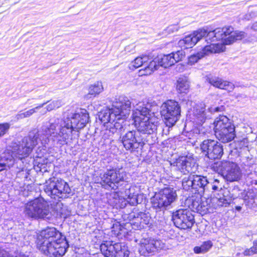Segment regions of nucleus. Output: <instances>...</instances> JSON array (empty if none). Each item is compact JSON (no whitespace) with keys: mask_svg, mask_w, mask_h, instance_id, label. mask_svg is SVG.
<instances>
[{"mask_svg":"<svg viewBox=\"0 0 257 257\" xmlns=\"http://www.w3.org/2000/svg\"><path fill=\"white\" fill-rule=\"evenodd\" d=\"M89 114L85 109H79L74 112H68L64 118L51 119L48 124L43 125L40 130L36 128V138L43 145L49 142V138L57 144L64 145L72 134L73 132H79L88 122Z\"/></svg>","mask_w":257,"mask_h":257,"instance_id":"nucleus-1","label":"nucleus"},{"mask_svg":"<svg viewBox=\"0 0 257 257\" xmlns=\"http://www.w3.org/2000/svg\"><path fill=\"white\" fill-rule=\"evenodd\" d=\"M131 102L127 97L119 96L114 102L110 108L99 112L98 117L100 121L106 124V128L102 131V139L112 140L113 135L119 134L123 127L124 120L130 113Z\"/></svg>","mask_w":257,"mask_h":257,"instance_id":"nucleus-2","label":"nucleus"},{"mask_svg":"<svg viewBox=\"0 0 257 257\" xmlns=\"http://www.w3.org/2000/svg\"><path fill=\"white\" fill-rule=\"evenodd\" d=\"M37 131H31L28 135L21 142H12L2 154L0 160V172L10 169L14 167L15 157L22 158L28 156L35 147L38 145L36 138Z\"/></svg>","mask_w":257,"mask_h":257,"instance_id":"nucleus-3","label":"nucleus"},{"mask_svg":"<svg viewBox=\"0 0 257 257\" xmlns=\"http://www.w3.org/2000/svg\"><path fill=\"white\" fill-rule=\"evenodd\" d=\"M37 247L44 254L50 256H62L65 253L68 245L61 233L55 228L43 230L38 236Z\"/></svg>","mask_w":257,"mask_h":257,"instance_id":"nucleus-4","label":"nucleus"},{"mask_svg":"<svg viewBox=\"0 0 257 257\" xmlns=\"http://www.w3.org/2000/svg\"><path fill=\"white\" fill-rule=\"evenodd\" d=\"M133 117L139 133L151 135L157 130L158 118L144 104L138 105L133 111Z\"/></svg>","mask_w":257,"mask_h":257,"instance_id":"nucleus-5","label":"nucleus"},{"mask_svg":"<svg viewBox=\"0 0 257 257\" xmlns=\"http://www.w3.org/2000/svg\"><path fill=\"white\" fill-rule=\"evenodd\" d=\"M246 37V34L242 31H233L231 27H225L222 28H217L213 31H209L206 35V41L209 40L211 42L221 41L222 44L230 45L237 40H241ZM225 48L223 49L224 50Z\"/></svg>","mask_w":257,"mask_h":257,"instance_id":"nucleus-6","label":"nucleus"},{"mask_svg":"<svg viewBox=\"0 0 257 257\" xmlns=\"http://www.w3.org/2000/svg\"><path fill=\"white\" fill-rule=\"evenodd\" d=\"M24 212L28 217L49 219L51 213L47 202L42 198L31 200L25 204Z\"/></svg>","mask_w":257,"mask_h":257,"instance_id":"nucleus-7","label":"nucleus"},{"mask_svg":"<svg viewBox=\"0 0 257 257\" xmlns=\"http://www.w3.org/2000/svg\"><path fill=\"white\" fill-rule=\"evenodd\" d=\"M127 174L122 168L107 170L100 174V184L106 189L116 190L125 182Z\"/></svg>","mask_w":257,"mask_h":257,"instance_id":"nucleus-8","label":"nucleus"},{"mask_svg":"<svg viewBox=\"0 0 257 257\" xmlns=\"http://www.w3.org/2000/svg\"><path fill=\"white\" fill-rule=\"evenodd\" d=\"M45 193L52 198H62L68 197L71 190L69 185L62 179L50 178L46 181L44 188Z\"/></svg>","mask_w":257,"mask_h":257,"instance_id":"nucleus-9","label":"nucleus"},{"mask_svg":"<svg viewBox=\"0 0 257 257\" xmlns=\"http://www.w3.org/2000/svg\"><path fill=\"white\" fill-rule=\"evenodd\" d=\"M211 168L221 174L223 177L230 182L237 181L241 177V173L238 165L228 161L217 162L211 165Z\"/></svg>","mask_w":257,"mask_h":257,"instance_id":"nucleus-10","label":"nucleus"},{"mask_svg":"<svg viewBox=\"0 0 257 257\" xmlns=\"http://www.w3.org/2000/svg\"><path fill=\"white\" fill-rule=\"evenodd\" d=\"M177 199L176 190L173 188L165 187L151 199L152 207L157 211L164 210L176 201Z\"/></svg>","mask_w":257,"mask_h":257,"instance_id":"nucleus-11","label":"nucleus"},{"mask_svg":"<svg viewBox=\"0 0 257 257\" xmlns=\"http://www.w3.org/2000/svg\"><path fill=\"white\" fill-rule=\"evenodd\" d=\"M160 111L166 126L170 127L179 120L181 107L178 102L174 100H168L162 104Z\"/></svg>","mask_w":257,"mask_h":257,"instance_id":"nucleus-12","label":"nucleus"},{"mask_svg":"<svg viewBox=\"0 0 257 257\" xmlns=\"http://www.w3.org/2000/svg\"><path fill=\"white\" fill-rule=\"evenodd\" d=\"M194 189L198 191L200 196L205 193L219 191L222 189V185L218 179L208 181L206 176L193 175Z\"/></svg>","mask_w":257,"mask_h":257,"instance_id":"nucleus-13","label":"nucleus"},{"mask_svg":"<svg viewBox=\"0 0 257 257\" xmlns=\"http://www.w3.org/2000/svg\"><path fill=\"white\" fill-rule=\"evenodd\" d=\"M100 249L105 257H128L130 252L124 243L104 241Z\"/></svg>","mask_w":257,"mask_h":257,"instance_id":"nucleus-14","label":"nucleus"},{"mask_svg":"<svg viewBox=\"0 0 257 257\" xmlns=\"http://www.w3.org/2000/svg\"><path fill=\"white\" fill-rule=\"evenodd\" d=\"M174 225L181 229H190L195 223L194 216L188 209L181 208L172 214Z\"/></svg>","mask_w":257,"mask_h":257,"instance_id":"nucleus-15","label":"nucleus"},{"mask_svg":"<svg viewBox=\"0 0 257 257\" xmlns=\"http://www.w3.org/2000/svg\"><path fill=\"white\" fill-rule=\"evenodd\" d=\"M165 247V244L161 240L153 238H142L139 243V251L142 255L150 256Z\"/></svg>","mask_w":257,"mask_h":257,"instance_id":"nucleus-16","label":"nucleus"},{"mask_svg":"<svg viewBox=\"0 0 257 257\" xmlns=\"http://www.w3.org/2000/svg\"><path fill=\"white\" fill-rule=\"evenodd\" d=\"M139 135V132L131 131L122 136L121 142L126 150L133 151L139 148L140 146H143L147 143L150 144L149 140L143 139Z\"/></svg>","mask_w":257,"mask_h":257,"instance_id":"nucleus-17","label":"nucleus"},{"mask_svg":"<svg viewBox=\"0 0 257 257\" xmlns=\"http://www.w3.org/2000/svg\"><path fill=\"white\" fill-rule=\"evenodd\" d=\"M201 149L205 155L211 160L220 159L223 154L222 146L217 141L212 140H204L201 145Z\"/></svg>","mask_w":257,"mask_h":257,"instance_id":"nucleus-18","label":"nucleus"},{"mask_svg":"<svg viewBox=\"0 0 257 257\" xmlns=\"http://www.w3.org/2000/svg\"><path fill=\"white\" fill-rule=\"evenodd\" d=\"M224 48V46L221 44L212 43L209 45L206 46L200 52L191 55L188 58V63L190 65H193L205 56L212 53L222 52Z\"/></svg>","mask_w":257,"mask_h":257,"instance_id":"nucleus-19","label":"nucleus"},{"mask_svg":"<svg viewBox=\"0 0 257 257\" xmlns=\"http://www.w3.org/2000/svg\"><path fill=\"white\" fill-rule=\"evenodd\" d=\"M185 55V54L184 51L182 50H178L158 58V63L160 66L166 68L182 60Z\"/></svg>","mask_w":257,"mask_h":257,"instance_id":"nucleus-20","label":"nucleus"},{"mask_svg":"<svg viewBox=\"0 0 257 257\" xmlns=\"http://www.w3.org/2000/svg\"><path fill=\"white\" fill-rule=\"evenodd\" d=\"M173 165L181 173L186 174L193 172L194 163L186 157H181L176 160Z\"/></svg>","mask_w":257,"mask_h":257,"instance_id":"nucleus-21","label":"nucleus"},{"mask_svg":"<svg viewBox=\"0 0 257 257\" xmlns=\"http://www.w3.org/2000/svg\"><path fill=\"white\" fill-rule=\"evenodd\" d=\"M216 137L221 142L226 143L232 141L235 136L234 125L219 131H215Z\"/></svg>","mask_w":257,"mask_h":257,"instance_id":"nucleus-22","label":"nucleus"},{"mask_svg":"<svg viewBox=\"0 0 257 257\" xmlns=\"http://www.w3.org/2000/svg\"><path fill=\"white\" fill-rule=\"evenodd\" d=\"M208 82L213 86L227 90L228 91H232L235 86L234 85L230 82L223 80L222 79L215 76H211L208 78Z\"/></svg>","mask_w":257,"mask_h":257,"instance_id":"nucleus-23","label":"nucleus"},{"mask_svg":"<svg viewBox=\"0 0 257 257\" xmlns=\"http://www.w3.org/2000/svg\"><path fill=\"white\" fill-rule=\"evenodd\" d=\"M214 132L219 131L234 125L231 121L225 115H219L217 117L214 122Z\"/></svg>","mask_w":257,"mask_h":257,"instance_id":"nucleus-24","label":"nucleus"},{"mask_svg":"<svg viewBox=\"0 0 257 257\" xmlns=\"http://www.w3.org/2000/svg\"><path fill=\"white\" fill-rule=\"evenodd\" d=\"M193 116L194 117L193 118L194 121L199 125L202 124L205 121L206 118L210 117L209 114H207V112L204 108H196L194 110Z\"/></svg>","mask_w":257,"mask_h":257,"instance_id":"nucleus-25","label":"nucleus"},{"mask_svg":"<svg viewBox=\"0 0 257 257\" xmlns=\"http://www.w3.org/2000/svg\"><path fill=\"white\" fill-rule=\"evenodd\" d=\"M150 60L149 57L147 55L138 57L129 64L128 68L130 70H134L143 65H147Z\"/></svg>","mask_w":257,"mask_h":257,"instance_id":"nucleus-26","label":"nucleus"},{"mask_svg":"<svg viewBox=\"0 0 257 257\" xmlns=\"http://www.w3.org/2000/svg\"><path fill=\"white\" fill-rule=\"evenodd\" d=\"M136 186H129L128 188H126L124 191L125 197L128 199L127 201L133 205L138 203L137 196L138 193L136 191Z\"/></svg>","mask_w":257,"mask_h":257,"instance_id":"nucleus-27","label":"nucleus"},{"mask_svg":"<svg viewBox=\"0 0 257 257\" xmlns=\"http://www.w3.org/2000/svg\"><path fill=\"white\" fill-rule=\"evenodd\" d=\"M54 209L57 215L61 218H66L70 214V211L68 210L67 206H64L61 202L57 203Z\"/></svg>","mask_w":257,"mask_h":257,"instance_id":"nucleus-28","label":"nucleus"},{"mask_svg":"<svg viewBox=\"0 0 257 257\" xmlns=\"http://www.w3.org/2000/svg\"><path fill=\"white\" fill-rule=\"evenodd\" d=\"M196 44L192 34L185 36L178 42L179 46L185 49L192 48Z\"/></svg>","mask_w":257,"mask_h":257,"instance_id":"nucleus-29","label":"nucleus"},{"mask_svg":"<svg viewBox=\"0 0 257 257\" xmlns=\"http://www.w3.org/2000/svg\"><path fill=\"white\" fill-rule=\"evenodd\" d=\"M189 82L186 78H179L177 82L176 89L180 93H187L189 89Z\"/></svg>","mask_w":257,"mask_h":257,"instance_id":"nucleus-30","label":"nucleus"},{"mask_svg":"<svg viewBox=\"0 0 257 257\" xmlns=\"http://www.w3.org/2000/svg\"><path fill=\"white\" fill-rule=\"evenodd\" d=\"M46 103H43L42 104H41L33 108L30 109L23 112L20 111L16 115V118H17V119L19 120L23 119L24 118L29 117L31 116L32 115H33L34 113H35L37 110L43 107V106L45 105Z\"/></svg>","mask_w":257,"mask_h":257,"instance_id":"nucleus-31","label":"nucleus"},{"mask_svg":"<svg viewBox=\"0 0 257 257\" xmlns=\"http://www.w3.org/2000/svg\"><path fill=\"white\" fill-rule=\"evenodd\" d=\"M199 197H192L186 200V203L188 204L189 208L194 211L197 212L199 209V204L200 203L201 199L202 196L199 195Z\"/></svg>","mask_w":257,"mask_h":257,"instance_id":"nucleus-32","label":"nucleus"},{"mask_svg":"<svg viewBox=\"0 0 257 257\" xmlns=\"http://www.w3.org/2000/svg\"><path fill=\"white\" fill-rule=\"evenodd\" d=\"M159 66H160L158 63V60H152L145 67L144 70H141L140 72L142 75H149L154 71L157 70Z\"/></svg>","mask_w":257,"mask_h":257,"instance_id":"nucleus-33","label":"nucleus"},{"mask_svg":"<svg viewBox=\"0 0 257 257\" xmlns=\"http://www.w3.org/2000/svg\"><path fill=\"white\" fill-rule=\"evenodd\" d=\"M255 192L252 190H248L243 197V201L245 206L249 208H254V197Z\"/></svg>","mask_w":257,"mask_h":257,"instance_id":"nucleus-34","label":"nucleus"},{"mask_svg":"<svg viewBox=\"0 0 257 257\" xmlns=\"http://www.w3.org/2000/svg\"><path fill=\"white\" fill-rule=\"evenodd\" d=\"M212 246V243L211 241L208 240L203 242L200 246L194 247V251L195 253H204L207 252Z\"/></svg>","mask_w":257,"mask_h":257,"instance_id":"nucleus-35","label":"nucleus"},{"mask_svg":"<svg viewBox=\"0 0 257 257\" xmlns=\"http://www.w3.org/2000/svg\"><path fill=\"white\" fill-rule=\"evenodd\" d=\"M103 90V88L102 83L101 82H97L89 87L88 95L95 96V95L101 93Z\"/></svg>","mask_w":257,"mask_h":257,"instance_id":"nucleus-36","label":"nucleus"},{"mask_svg":"<svg viewBox=\"0 0 257 257\" xmlns=\"http://www.w3.org/2000/svg\"><path fill=\"white\" fill-rule=\"evenodd\" d=\"M210 201V200L206 199L205 197H201L197 212L201 214H206L208 211Z\"/></svg>","mask_w":257,"mask_h":257,"instance_id":"nucleus-37","label":"nucleus"},{"mask_svg":"<svg viewBox=\"0 0 257 257\" xmlns=\"http://www.w3.org/2000/svg\"><path fill=\"white\" fill-rule=\"evenodd\" d=\"M207 33V29L203 28L194 31L192 34L193 36L194 40H195L196 43H197L203 38H206Z\"/></svg>","mask_w":257,"mask_h":257,"instance_id":"nucleus-38","label":"nucleus"},{"mask_svg":"<svg viewBox=\"0 0 257 257\" xmlns=\"http://www.w3.org/2000/svg\"><path fill=\"white\" fill-rule=\"evenodd\" d=\"M193 175L185 177L182 180V186L184 190H188L191 188L194 189Z\"/></svg>","mask_w":257,"mask_h":257,"instance_id":"nucleus-39","label":"nucleus"},{"mask_svg":"<svg viewBox=\"0 0 257 257\" xmlns=\"http://www.w3.org/2000/svg\"><path fill=\"white\" fill-rule=\"evenodd\" d=\"M62 105V103L60 100H54L46 106L47 111H50L55 109L59 108Z\"/></svg>","mask_w":257,"mask_h":257,"instance_id":"nucleus-40","label":"nucleus"},{"mask_svg":"<svg viewBox=\"0 0 257 257\" xmlns=\"http://www.w3.org/2000/svg\"><path fill=\"white\" fill-rule=\"evenodd\" d=\"M27 157V156H23L22 158L17 157L18 158H19V161L17 162L15 161L14 165V166H16V169L15 170V172L16 173H18L21 171H24L25 170V168L24 165V163L22 160L23 158Z\"/></svg>","mask_w":257,"mask_h":257,"instance_id":"nucleus-41","label":"nucleus"},{"mask_svg":"<svg viewBox=\"0 0 257 257\" xmlns=\"http://www.w3.org/2000/svg\"><path fill=\"white\" fill-rule=\"evenodd\" d=\"M257 253V240H254L253 243V246L249 249L244 250L243 254L244 255H251Z\"/></svg>","mask_w":257,"mask_h":257,"instance_id":"nucleus-42","label":"nucleus"},{"mask_svg":"<svg viewBox=\"0 0 257 257\" xmlns=\"http://www.w3.org/2000/svg\"><path fill=\"white\" fill-rule=\"evenodd\" d=\"M10 127V124L8 122L0 123V138L9 131Z\"/></svg>","mask_w":257,"mask_h":257,"instance_id":"nucleus-43","label":"nucleus"},{"mask_svg":"<svg viewBox=\"0 0 257 257\" xmlns=\"http://www.w3.org/2000/svg\"><path fill=\"white\" fill-rule=\"evenodd\" d=\"M138 218H140L141 223H144L145 224H148L149 223V221H150V217L149 215H148L147 214H146L144 213L141 212L139 214V216H138Z\"/></svg>","mask_w":257,"mask_h":257,"instance_id":"nucleus-44","label":"nucleus"},{"mask_svg":"<svg viewBox=\"0 0 257 257\" xmlns=\"http://www.w3.org/2000/svg\"><path fill=\"white\" fill-rule=\"evenodd\" d=\"M0 257H28L27 255H26L24 254H20L18 256H11L10 255L9 253L4 249H2L0 248Z\"/></svg>","mask_w":257,"mask_h":257,"instance_id":"nucleus-45","label":"nucleus"},{"mask_svg":"<svg viewBox=\"0 0 257 257\" xmlns=\"http://www.w3.org/2000/svg\"><path fill=\"white\" fill-rule=\"evenodd\" d=\"M256 13L254 12L251 11L246 14L244 17L243 19L246 20H249L250 19L256 17Z\"/></svg>","mask_w":257,"mask_h":257,"instance_id":"nucleus-46","label":"nucleus"},{"mask_svg":"<svg viewBox=\"0 0 257 257\" xmlns=\"http://www.w3.org/2000/svg\"><path fill=\"white\" fill-rule=\"evenodd\" d=\"M178 30L179 27L176 25H171L167 29V31L170 33L177 32Z\"/></svg>","mask_w":257,"mask_h":257,"instance_id":"nucleus-47","label":"nucleus"},{"mask_svg":"<svg viewBox=\"0 0 257 257\" xmlns=\"http://www.w3.org/2000/svg\"><path fill=\"white\" fill-rule=\"evenodd\" d=\"M209 112L211 113L214 112L221 111L223 110V107H211L208 108Z\"/></svg>","mask_w":257,"mask_h":257,"instance_id":"nucleus-48","label":"nucleus"},{"mask_svg":"<svg viewBox=\"0 0 257 257\" xmlns=\"http://www.w3.org/2000/svg\"><path fill=\"white\" fill-rule=\"evenodd\" d=\"M191 133L193 134V136H197L198 135L203 134L204 132L201 133V126H200L199 127H194L191 132Z\"/></svg>","mask_w":257,"mask_h":257,"instance_id":"nucleus-49","label":"nucleus"},{"mask_svg":"<svg viewBox=\"0 0 257 257\" xmlns=\"http://www.w3.org/2000/svg\"><path fill=\"white\" fill-rule=\"evenodd\" d=\"M248 158H249V161H244L243 163L248 166H251L252 165L254 164V160L252 156H248Z\"/></svg>","mask_w":257,"mask_h":257,"instance_id":"nucleus-50","label":"nucleus"},{"mask_svg":"<svg viewBox=\"0 0 257 257\" xmlns=\"http://www.w3.org/2000/svg\"><path fill=\"white\" fill-rule=\"evenodd\" d=\"M251 29L254 31H257V22H255L252 24Z\"/></svg>","mask_w":257,"mask_h":257,"instance_id":"nucleus-51","label":"nucleus"},{"mask_svg":"<svg viewBox=\"0 0 257 257\" xmlns=\"http://www.w3.org/2000/svg\"><path fill=\"white\" fill-rule=\"evenodd\" d=\"M254 207H257V194L255 193V196L254 197Z\"/></svg>","mask_w":257,"mask_h":257,"instance_id":"nucleus-52","label":"nucleus"},{"mask_svg":"<svg viewBox=\"0 0 257 257\" xmlns=\"http://www.w3.org/2000/svg\"><path fill=\"white\" fill-rule=\"evenodd\" d=\"M223 200V201H225V203H224V202H223V204H220V205H224V204H225V205H226V204H228V203H227V201H226L225 199H220L219 200V202H221V200Z\"/></svg>","mask_w":257,"mask_h":257,"instance_id":"nucleus-53","label":"nucleus"},{"mask_svg":"<svg viewBox=\"0 0 257 257\" xmlns=\"http://www.w3.org/2000/svg\"><path fill=\"white\" fill-rule=\"evenodd\" d=\"M253 175H256V173H255V172H254V173H250V175H249L248 177H249V176H251L250 178H253V176L252 177V176H253Z\"/></svg>","mask_w":257,"mask_h":257,"instance_id":"nucleus-54","label":"nucleus"},{"mask_svg":"<svg viewBox=\"0 0 257 257\" xmlns=\"http://www.w3.org/2000/svg\"><path fill=\"white\" fill-rule=\"evenodd\" d=\"M32 99H28L27 101H26V103H29V104H31L32 103L30 102V101L32 100Z\"/></svg>","mask_w":257,"mask_h":257,"instance_id":"nucleus-55","label":"nucleus"},{"mask_svg":"<svg viewBox=\"0 0 257 257\" xmlns=\"http://www.w3.org/2000/svg\"><path fill=\"white\" fill-rule=\"evenodd\" d=\"M236 209H237V210H240L241 209V207H240V206H237V207H236Z\"/></svg>","mask_w":257,"mask_h":257,"instance_id":"nucleus-56","label":"nucleus"},{"mask_svg":"<svg viewBox=\"0 0 257 257\" xmlns=\"http://www.w3.org/2000/svg\"><path fill=\"white\" fill-rule=\"evenodd\" d=\"M245 160L246 161H249V158H248V157H245Z\"/></svg>","mask_w":257,"mask_h":257,"instance_id":"nucleus-57","label":"nucleus"},{"mask_svg":"<svg viewBox=\"0 0 257 257\" xmlns=\"http://www.w3.org/2000/svg\"><path fill=\"white\" fill-rule=\"evenodd\" d=\"M48 102H49V101H47V102H46L45 103H46V104H47Z\"/></svg>","mask_w":257,"mask_h":257,"instance_id":"nucleus-58","label":"nucleus"}]
</instances>
